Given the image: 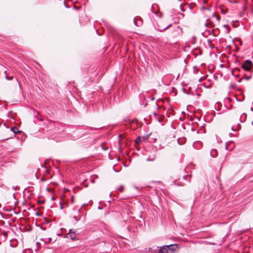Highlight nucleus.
<instances>
[{"label": "nucleus", "instance_id": "obj_1", "mask_svg": "<svg viewBox=\"0 0 253 253\" xmlns=\"http://www.w3.org/2000/svg\"><path fill=\"white\" fill-rule=\"evenodd\" d=\"M242 67L245 70L249 71L253 67V63L250 60H247L242 64Z\"/></svg>", "mask_w": 253, "mask_h": 253}, {"label": "nucleus", "instance_id": "obj_2", "mask_svg": "<svg viewBox=\"0 0 253 253\" xmlns=\"http://www.w3.org/2000/svg\"><path fill=\"white\" fill-rule=\"evenodd\" d=\"M77 237V234L75 232H72L70 230V232L66 234V238L71 239L73 240H76Z\"/></svg>", "mask_w": 253, "mask_h": 253}, {"label": "nucleus", "instance_id": "obj_3", "mask_svg": "<svg viewBox=\"0 0 253 253\" xmlns=\"http://www.w3.org/2000/svg\"><path fill=\"white\" fill-rule=\"evenodd\" d=\"M156 253H169L168 249H167L166 246H164L161 247L160 249H157V251L155 252Z\"/></svg>", "mask_w": 253, "mask_h": 253}, {"label": "nucleus", "instance_id": "obj_4", "mask_svg": "<svg viewBox=\"0 0 253 253\" xmlns=\"http://www.w3.org/2000/svg\"><path fill=\"white\" fill-rule=\"evenodd\" d=\"M167 249H168V252H173L175 251L177 248V246L176 244H171L170 245L166 246Z\"/></svg>", "mask_w": 253, "mask_h": 253}, {"label": "nucleus", "instance_id": "obj_5", "mask_svg": "<svg viewBox=\"0 0 253 253\" xmlns=\"http://www.w3.org/2000/svg\"><path fill=\"white\" fill-rule=\"evenodd\" d=\"M125 137V134L123 133V134H119V150L120 151V152H122V148H121V139L124 138Z\"/></svg>", "mask_w": 253, "mask_h": 253}, {"label": "nucleus", "instance_id": "obj_6", "mask_svg": "<svg viewBox=\"0 0 253 253\" xmlns=\"http://www.w3.org/2000/svg\"><path fill=\"white\" fill-rule=\"evenodd\" d=\"M10 130L12 131L14 134L22 132V131L19 129V127H10Z\"/></svg>", "mask_w": 253, "mask_h": 253}, {"label": "nucleus", "instance_id": "obj_7", "mask_svg": "<svg viewBox=\"0 0 253 253\" xmlns=\"http://www.w3.org/2000/svg\"><path fill=\"white\" fill-rule=\"evenodd\" d=\"M152 135V133H150L149 134H146L142 137V138L143 141H146L148 139L149 137Z\"/></svg>", "mask_w": 253, "mask_h": 253}, {"label": "nucleus", "instance_id": "obj_8", "mask_svg": "<svg viewBox=\"0 0 253 253\" xmlns=\"http://www.w3.org/2000/svg\"><path fill=\"white\" fill-rule=\"evenodd\" d=\"M141 137L140 136H138L136 139L135 140V144L136 145L139 144L140 141H141Z\"/></svg>", "mask_w": 253, "mask_h": 253}, {"label": "nucleus", "instance_id": "obj_9", "mask_svg": "<svg viewBox=\"0 0 253 253\" xmlns=\"http://www.w3.org/2000/svg\"><path fill=\"white\" fill-rule=\"evenodd\" d=\"M170 26H171V24H169V25H168L167 26H166V27H164V28H163V27H160L159 30H160V31H163V30H165L167 29V28H168Z\"/></svg>", "mask_w": 253, "mask_h": 253}, {"label": "nucleus", "instance_id": "obj_10", "mask_svg": "<svg viewBox=\"0 0 253 253\" xmlns=\"http://www.w3.org/2000/svg\"><path fill=\"white\" fill-rule=\"evenodd\" d=\"M49 177H46V176H42V178H41V181H42V182H44L47 179H49Z\"/></svg>", "mask_w": 253, "mask_h": 253}, {"label": "nucleus", "instance_id": "obj_11", "mask_svg": "<svg viewBox=\"0 0 253 253\" xmlns=\"http://www.w3.org/2000/svg\"><path fill=\"white\" fill-rule=\"evenodd\" d=\"M213 17H214L215 18L216 20L219 22V21H220V18L219 16L216 15H215L214 14L213 15Z\"/></svg>", "mask_w": 253, "mask_h": 253}, {"label": "nucleus", "instance_id": "obj_12", "mask_svg": "<svg viewBox=\"0 0 253 253\" xmlns=\"http://www.w3.org/2000/svg\"><path fill=\"white\" fill-rule=\"evenodd\" d=\"M5 78H6V79L7 80H12V79H13V77H12V76H11V77H8V76H7V75H6Z\"/></svg>", "mask_w": 253, "mask_h": 253}, {"label": "nucleus", "instance_id": "obj_13", "mask_svg": "<svg viewBox=\"0 0 253 253\" xmlns=\"http://www.w3.org/2000/svg\"><path fill=\"white\" fill-rule=\"evenodd\" d=\"M221 9V12L223 13V14H225L227 12V9L226 10H223V9H222L221 8H220Z\"/></svg>", "mask_w": 253, "mask_h": 253}, {"label": "nucleus", "instance_id": "obj_14", "mask_svg": "<svg viewBox=\"0 0 253 253\" xmlns=\"http://www.w3.org/2000/svg\"><path fill=\"white\" fill-rule=\"evenodd\" d=\"M119 190L120 191V192H123V190H124V187H123V186H121L119 188Z\"/></svg>", "mask_w": 253, "mask_h": 253}, {"label": "nucleus", "instance_id": "obj_15", "mask_svg": "<svg viewBox=\"0 0 253 253\" xmlns=\"http://www.w3.org/2000/svg\"><path fill=\"white\" fill-rule=\"evenodd\" d=\"M154 139V142L157 140V137L155 136L154 138H152Z\"/></svg>", "mask_w": 253, "mask_h": 253}, {"label": "nucleus", "instance_id": "obj_16", "mask_svg": "<svg viewBox=\"0 0 253 253\" xmlns=\"http://www.w3.org/2000/svg\"><path fill=\"white\" fill-rule=\"evenodd\" d=\"M73 202H74V197H73V196H72V198H71V202H72V203H73Z\"/></svg>", "mask_w": 253, "mask_h": 253}, {"label": "nucleus", "instance_id": "obj_17", "mask_svg": "<svg viewBox=\"0 0 253 253\" xmlns=\"http://www.w3.org/2000/svg\"><path fill=\"white\" fill-rule=\"evenodd\" d=\"M46 173L49 174V170H46Z\"/></svg>", "mask_w": 253, "mask_h": 253}, {"label": "nucleus", "instance_id": "obj_18", "mask_svg": "<svg viewBox=\"0 0 253 253\" xmlns=\"http://www.w3.org/2000/svg\"><path fill=\"white\" fill-rule=\"evenodd\" d=\"M231 129H232V130H233V131H236V130H235V129H233V127H231Z\"/></svg>", "mask_w": 253, "mask_h": 253}, {"label": "nucleus", "instance_id": "obj_19", "mask_svg": "<svg viewBox=\"0 0 253 253\" xmlns=\"http://www.w3.org/2000/svg\"><path fill=\"white\" fill-rule=\"evenodd\" d=\"M175 143L176 144V145H177V144H178V141H175Z\"/></svg>", "mask_w": 253, "mask_h": 253}, {"label": "nucleus", "instance_id": "obj_20", "mask_svg": "<svg viewBox=\"0 0 253 253\" xmlns=\"http://www.w3.org/2000/svg\"><path fill=\"white\" fill-rule=\"evenodd\" d=\"M250 78H251V76L249 77L248 78V79H250Z\"/></svg>", "mask_w": 253, "mask_h": 253}, {"label": "nucleus", "instance_id": "obj_21", "mask_svg": "<svg viewBox=\"0 0 253 253\" xmlns=\"http://www.w3.org/2000/svg\"><path fill=\"white\" fill-rule=\"evenodd\" d=\"M6 71H4V74H6Z\"/></svg>", "mask_w": 253, "mask_h": 253}, {"label": "nucleus", "instance_id": "obj_22", "mask_svg": "<svg viewBox=\"0 0 253 253\" xmlns=\"http://www.w3.org/2000/svg\"><path fill=\"white\" fill-rule=\"evenodd\" d=\"M134 122H132V123L131 124V125H133Z\"/></svg>", "mask_w": 253, "mask_h": 253}, {"label": "nucleus", "instance_id": "obj_23", "mask_svg": "<svg viewBox=\"0 0 253 253\" xmlns=\"http://www.w3.org/2000/svg\"><path fill=\"white\" fill-rule=\"evenodd\" d=\"M179 1H180L181 0H179Z\"/></svg>", "mask_w": 253, "mask_h": 253}]
</instances>
